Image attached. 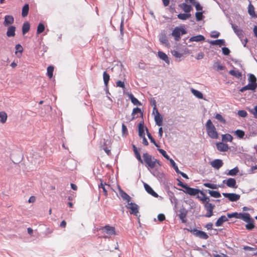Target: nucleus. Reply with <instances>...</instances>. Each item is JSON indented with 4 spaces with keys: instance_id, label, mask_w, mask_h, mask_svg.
<instances>
[{
    "instance_id": "1",
    "label": "nucleus",
    "mask_w": 257,
    "mask_h": 257,
    "mask_svg": "<svg viewBox=\"0 0 257 257\" xmlns=\"http://www.w3.org/2000/svg\"><path fill=\"white\" fill-rule=\"evenodd\" d=\"M178 186L182 187L183 189L182 190L185 193L187 194L190 196H195L200 193L202 197L197 196V198L201 200L204 203V207L207 210V212L204 215L206 217H210L213 215V210L214 205L209 203L210 199L208 197L206 196L205 194L201 190L191 188L189 187L187 184L183 183L179 179H178Z\"/></svg>"
},
{
    "instance_id": "2",
    "label": "nucleus",
    "mask_w": 257,
    "mask_h": 257,
    "mask_svg": "<svg viewBox=\"0 0 257 257\" xmlns=\"http://www.w3.org/2000/svg\"><path fill=\"white\" fill-rule=\"evenodd\" d=\"M96 230L100 232V234H101V237L104 238H109L112 235H116L115 227L109 225L97 228Z\"/></svg>"
},
{
    "instance_id": "3",
    "label": "nucleus",
    "mask_w": 257,
    "mask_h": 257,
    "mask_svg": "<svg viewBox=\"0 0 257 257\" xmlns=\"http://www.w3.org/2000/svg\"><path fill=\"white\" fill-rule=\"evenodd\" d=\"M143 157L144 161L148 167L153 169L156 166L157 164L159 166L161 165L159 161L153 158L151 155H149L147 153H144Z\"/></svg>"
},
{
    "instance_id": "4",
    "label": "nucleus",
    "mask_w": 257,
    "mask_h": 257,
    "mask_svg": "<svg viewBox=\"0 0 257 257\" xmlns=\"http://www.w3.org/2000/svg\"><path fill=\"white\" fill-rule=\"evenodd\" d=\"M206 129L208 136L211 139H216L218 138V133L214 125L210 119H208L206 123Z\"/></svg>"
},
{
    "instance_id": "5",
    "label": "nucleus",
    "mask_w": 257,
    "mask_h": 257,
    "mask_svg": "<svg viewBox=\"0 0 257 257\" xmlns=\"http://www.w3.org/2000/svg\"><path fill=\"white\" fill-rule=\"evenodd\" d=\"M187 230L192 233L194 236L201 239H207L209 237L208 235L206 232L203 231L199 230L196 228L192 229L190 228H187Z\"/></svg>"
},
{
    "instance_id": "6",
    "label": "nucleus",
    "mask_w": 257,
    "mask_h": 257,
    "mask_svg": "<svg viewBox=\"0 0 257 257\" xmlns=\"http://www.w3.org/2000/svg\"><path fill=\"white\" fill-rule=\"evenodd\" d=\"M155 106L153 108V113L155 114V120L156 123L159 125L161 126L163 124V118L159 112L155 105V102H154Z\"/></svg>"
},
{
    "instance_id": "7",
    "label": "nucleus",
    "mask_w": 257,
    "mask_h": 257,
    "mask_svg": "<svg viewBox=\"0 0 257 257\" xmlns=\"http://www.w3.org/2000/svg\"><path fill=\"white\" fill-rule=\"evenodd\" d=\"M231 27L233 30L234 32L238 36L241 41H242L243 38L244 36V34L242 30L238 28V27L233 24H231Z\"/></svg>"
},
{
    "instance_id": "8",
    "label": "nucleus",
    "mask_w": 257,
    "mask_h": 257,
    "mask_svg": "<svg viewBox=\"0 0 257 257\" xmlns=\"http://www.w3.org/2000/svg\"><path fill=\"white\" fill-rule=\"evenodd\" d=\"M222 195L224 197L228 198L229 201L232 202L236 201L240 198V195L235 193H223Z\"/></svg>"
},
{
    "instance_id": "9",
    "label": "nucleus",
    "mask_w": 257,
    "mask_h": 257,
    "mask_svg": "<svg viewBox=\"0 0 257 257\" xmlns=\"http://www.w3.org/2000/svg\"><path fill=\"white\" fill-rule=\"evenodd\" d=\"M127 208L130 209L131 210V214H133L136 216H137L138 213H139L138 210V206L136 203H128L127 205L126 206Z\"/></svg>"
},
{
    "instance_id": "10",
    "label": "nucleus",
    "mask_w": 257,
    "mask_h": 257,
    "mask_svg": "<svg viewBox=\"0 0 257 257\" xmlns=\"http://www.w3.org/2000/svg\"><path fill=\"white\" fill-rule=\"evenodd\" d=\"M210 165L215 169L218 170L223 166V162L220 159H215L210 162Z\"/></svg>"
},
{
    "instance_id": "11",
    "label": "nucleus",
    "mask_w": 257,
    "mask_h": 257,
    "mask_svg": "<svg viewBox=\"0 0 257 257\" xmlns=\"http://www.w3.org/2000/svg\"><path fill=\"white\" fill-rule=\"evenodd\" d=\"M223 183H225L226 185L230 188H237V186H236V181L234 178H230L228 179L227 180H224L223 181Z\"/></svg>"
},
{
    "instance_id": "12",
    "label": "nucleus",
    "mask_w": 257,
    "mask_h": 257,
    "mask_svg": "<svg viewBox=\"0 0 257 257\" xmlns=\"http://www.w3.org/2000/svg\"><path fill=\"white\" fill-rule=\"evenodd\" d=\"M216 146L217 150L220 152H226L229 149L227 144L221 142L217 143Z\"/></svg>"
},
{
    "instance_id": "13",
    "label": "nucleus",
    "mask_w": 257,
    "mask_h": 257,
    "mask_svg": "<svg viewBox=\"0 0 257 257\" xmlns=\"http://www.w3.org/2000/svg\"><path fill=\"white\" fill-rule=\"evenodd\" d=\"M14 23V18L12 15H6L5 17V20L4 22V25L5 26H8L10 25H12Z\"/></svg>"
},
{
    "instance_id": "14",
    "label": "nucleus",
    "mask_w": 257,
    "mask_h": 257,
    "mask_svg": "<svg viewBox=\"0 0 257 257\" xmlns=\"http://www.w3.org/2000/svg\"><path fill=\"white\" fill-rule=\"evenodd\" d=\"M257 87V85L254 84L253 83H248V84L245 86L242 87L239 91L242 92L247 90H254Z\"/></svg>"
},
{
    "instance_id": "15",
    "label": "nucleus",
    "mask_w": 257,
    "mask_h": 257,
    "mask_svg": "<svg viewBox=\"0 0 257 257\" xmlns=\"http://www.w3.org/2000/svg\"><path fill=\"white\" fill-rule=\"evenodd\" d=\"M187 3H190L195 7V9L197 11H202L203 8L200 4L195 0H185Z\"/></svg>"
},
{
    "instance_id": "16",
    "label": "nucleus",
    "mask_w": 257,
    "mask_h": 257,
    "mask_svg": "<svg viewBox=\"0 0 257 257\" xmlns=\"http://www.w3.org/2000/svg\"><path fill=\"white\" fill-rule=\"evenodd\" d=\"M16 27L14 26H11L8 27V30L7 32V36L8 37H14L16 35L15 31H16Z\"/></svg>"
},
{
    "instance_id": "17",
    "label": "nucleus",
    "mask_w": 257,
    "mask_h": 257,
    "mask_svg": "<svg viewBox=\"0 0 257 257\" xmlns=\"http://www.w3.org/2000/svg\"><path fill=\"white\" fill-rule=\"evenodd\" d=\"M204 40H205V37L203 35H197L195 36H193V37H191L189 40V42H200V41H204Z\"/></svg>"
},
{
    "instance_id": "18",
    "label": "nucleus",
    "mask_w": 257,
    "mask_h": 257,
    "mask_svg": "<svg viewBox=\"0 0 257 257\" xmlns=\"http://www.w3.org/2000/svg\"><path fill=\"white\" fill-rule=\"evenodd\" d=\"M144 187H145V188L146 191L148 193L150 194L153 196L155 197H157L158 196V195L157 194V193H156L153 190V189L151 188V187L150 186H149L148 184H145Z\"/></svg>"
},
{
    "instance_id": "19",
    "label": "nucleus",
    "mask_w": 257,
    "mask_h": 257,
    "mask_svg": "<svg viewBox=\"0 0 257 257\" xmlns=\"http://www.w3.org/2000/svg\"><path fill=\"white\" fill-rule=\"evenodd\" d=\"M227 221V218L225 215H222L217 219L215 222V225L216 226H220L222 225L223 222Z\"/></svg>"
},
{
    "instance_id": "20",
    "label": "nucleus",
    "mask_w": 257,
    "mask_h": 257,
    "mask_svg": "<svg viewBox=\"0 0 257 257\" xmlns=\"http://www.w3.org/2000/svg\"><path fill=\"white\" fill-rule=\"evenodd\" d=\"M209 43L212 45H218L221 46L225 45V41L223 39H217L216 40H211L209 42Z\"/></svg>"
},
{
    "instance_id": "21",
    "label": "nucleus",
    "mask_w": 257,
    "mask_h": 257,
    "mask_svg": "<svg viewBox=\"0 0 257 257\" xmlns=\"http://www.w3.org/2000/svg\"><path fill=\"white\" fill-rule=\"evenodd\" d=\"M179 6L187 13H189L192 9V7L190 5H187L186 3H183L179 5Z\"/></svg>"
},
{
    "instance_id": "22",
    "label": "nucleus",
    "mask_w": 257,
    "mask_h": 257,
    "mask_svg": "<svg viewBox=\"0 0 257 257\" xmlns=\"http://www.w3.org/2000/svg\"><path fill=\"white\" fill-rule=\"evenodd\" d=\"M252 218L248 213H241L240 219L242 220L245 222H248Z\"/></svg>"
},
{
    "instance_id": "23",
    "label": "nucleus",
    "mask_w": 257,
    "mask_h": 257,
    "mask_svg": "<svg viewBox=\"0 0 257 257\" xmlns=\"http://www.w3.org/2000/svg\"><path fill=\"white\" fill-rule=\"evenodd\" d=\"M248 13L249 15L252 18H257V15L254 12V8L252 5L249 4L248 6Z\"/></svg>"
},
{
    "instance_id": "24",
    "label": "nucleus",
    "mask_w": 257,
    "mask_h": 257,
    "mask_svg": "<svg viewBox=\"0 0 257 257\" xmlns=\"http://www.w3.org/2000/svg\"><path fill=\"white\" fill-rule=\"evenodd\" d=\"M158 56L159 57L163 60V61H164L165 62H166L167 63L169 64V58L167 56V55L165 53H164L163 52H162V51H159L158 52Z\"/></svg>"
},
{
    "instance_id": "25",
    "label": "nucleus",
    "mask_w": 257,
    "mask_h": 257,
    "mask_svg": "<svg viewBox=\"0 0 257 257\" xmlns=\"http://www.w3.org/2000/svg\"><path fill=\"white\" fill-rule=\"evenodd\" d=\"M159 40L162 44L165 45L167 47H170L169 43L165 35H161L160 36Z\"/></svg>"
},
{
    "instance_id": "26",
    "label": "nucleus",
    "mask_w": 257,
    "mask_h": 257,
    "mask_svg": "<svg viewBox=\"0 0 257 257\" xmlns=\"http://www.w3.org/2000/svg\"><path fill=\"white\" fill-rule=\"evenodd\" d=\"M191 92L192 93V94L195 96L197 98H199V99H205L204 98H203V94L199 90H196L195 89H193V88H192L191 90Z\"/></svg>"
},
{
    "instance_id": "27",
    "label": "nucleus",
    "mask_w": 257,
    "mask_h": 257,
    "mask_svg": "<svg viewBox=\"0 0 257 257\" xmlns=\"http://www.w3.org/2000/svg\"><path fill=\"white\" fill-rule=\"evenodd\" d=\"M119 194L122 199L125 200L128 203L130 202L131 198L126 193H125L122 190L120 189Z\"/></svg>"
},
{
    "instance_id": "28",
    "label": "nucleus",
    "mask_w": 257,
    "mask_h": 257,
    "mask_svg": "<svg viewBox=\"0 0 257 257\" xmlns=\"http://www.w3.org/2000/svg\"><path fill=\"white\" fill-rule=\"evenodd\" d=\"M139 135L140 137H144L145 136L143 122H141L139 124Z\"/></svg>"
},
{
    "instance_id": "29",
    "label": "nucleus",
    "mask_w": 257,
    "mask_h": 257,
    "mask_svg": "<svg viewBox=\"0 0 257 257\" xmlns=\"http://www.w3.org/2000/svg\"><path fill=\"white\" fill-rule=\"evenodd\" d=\"M138 113H140L141 115H143V113L140 108H134L132 113L133 116L132 119H134L135 118L139 117V116L137 115Z\"/></svg>"
},
{
    "instance_id": "30",
    "label": "nucleus",
    "mask_w": 257,
    "mask_h": 257,
    "mask_svg": "<svg viewBox=\"0 0 257 257\" xmlns=\"http://www.w3.org/2000/svg\"><path fill=\"white\" fill-rule=\"evenodd\" d=\"M29 11V6L28 4H25L22 9V16L23 17H26L28 16Z\"/></svg>"
},
{
    "instance_id": "31",
    "label": "nucleus",
    "mask_w": 257,
    "mask_h": 257,
    "mask_svg": "<svg viewBox=\"0 0 257 257\" xmlns=\"http://www.w3.org/2000/svg\"><path fill=\"white\" fill-rule=\"evenodd\" d=\"M234 135L239 139H244V136L245 137L244 131L241 130H237L234 132Z\"/></svg>"
},
{
    "instance_id": "32",
    "label": "nucleus",
    "mask_w": 257,
    "mask_h": 257,
    "mask_svg": "<svg viewBox=\"0 0 257 257\" xmlns=\"http://www.w3.org/2000/svg\"><path fill=\"white\" fill-rule=\"evenodd\" d=\"M229 73L237 78H239L242 76L241 73L238 70H231L229 71Z\"/></svg>"
},
{
    "instance_id": "33",
    "label": "nucleus",
    "mask_w": 257,
    "mask_h": 257,
    "mask_svg": "<svg viewBox=\"0 0 257 257\" xmlns=\"http://www.w3.org/2000/svg\"><path fill=\"white\" fill-rule=\"evenodd\" d=\"M233 137L231 135L228 134H224L222 135V140L223 142H232Z\"/></svg>"
},
{
    "instance_id": "34",
    "label": "nucleus",
    "mask_w": 257,
    "mask_h": 257,
    "mask_svg": "<svg viewBox=\"0 0 257 257\" xmlns=\"http://www.w3.org/2000/svg\"><path fill=\"white\" fill-rule=\"evenodd\" d=\"M8 115L6 112L1 111L0 112V122L2 123H4L7 120Z\"/></svg>"
},
{
    "instance_id": "35",
    "label": "nucleus",
    "mask_w": 257,
    "mask_h": 257,
    "mask_svg": "<svg viewBox=\"0 0 257 257\" xmlns=\"http://www.w3.org/2000/svg\"><path fill=\"white\" fill-rule=\"evenodd\" d=\"M247 224L245 225V228L247 230H251L254 228V220L253 218L251 219L250 220L246 222Z\"/></svg>"
},
{
    "instance_id": "36",
    "label": "nucleus",
    "mask_w": 257,
    "mask_h": 257,
    "mask_svg": "<svg viewBox=\"0 0 257 257\" xmlns=\"http://www.w3.org/2000/svg\"><path fill=\"white\" fill-rule=\"evenodd\" d=\"M30 25L28 22H25L23 25L22 27V32L23 35H25L26 33L28 32L30 30Z\"/></svg>"
},
{
    "instance_id": "37",
    "label": "nucleus",
    "mask_w": 257,
    "mask_h": 257,
    "mask_svg": "<svg viewBox=\"0 0 257 257\" xmlns=\"http://www.w3.org/2000/svg\"><path fill=\"white\" fill-rule=\"evenodd\" d=\"M239 172V169L237 167H235L232 169L229 170L228 173H226V174L229 176H235Z\"/></svg>"
},
{
    "instance_id": "38",
    "label": "nucleus",
    "mask_w": 257,
    "mask_h": 257,
    "mask_svg": "<svg viewBox=\"0 0 257 257\" xmlns=\"http://www.w3.org/2000/svg\"><path fill=\"white\" fill-rule=\"evenodd\" d=\"M207 192L213 197L219 198L221 197L220 193L218 191L208 190Z\"/></svg>"
},
{
    "instance_id": "39",
    "label": "nucleus",
    "mask_w": 257,
    "mask_h": 257,
    "mask_svg": "<svg viewBox=\"0 0 257 257\" xmlns=\"http://www.w3.org/2000/svg\"><path fill=\"white\" fill-rule=\"evenodd\" d=\"M241 213V212L238 213V212H233L232 213H227V216L228 218H229L234 217L236 219H240Z\"/></svg>"
},
{
    "instance_id": "40",
    "label": "nucleus",
    "mask_w": 257,
    "mask_h": 257,
    "mask_svg": "<svg viewBox=\"0 0 257 257\" xmlns=\"http://www.w3.org/2000/svg\"><path fill=\"white\" fill-rule=\"evenodd\" d=\"M191 17V14L189 13L186 14H179L178 15V18L182 20L188 19Z\"/></svg>"
},
{
    "instance_id": "41",
    "label": "nucleus",
    "mask_w": 257,
    "mask_h": 257,
    "mask_svg": "<svg viewBox=\"0 0 257 257\" xmlns=\"http://www.w3.org/2000/svg\"><path fill=\"white\" fill-rule=\"evenodd\" d=\"M110 76L107 73L106 71H104L103 74V79L104 83L105 86H107L109 80Z\"/></svg>"
},
{
    "instance_id": "42",
    "label": "nucleus",
    "mask_w": 257,
    "mask_h": 257,
    "mask_svg": "<svg viewBox=\"0 0 257 257\" xmlns=\"http://www.w3.org/2000/svg\"><path fill=\"white\" fill-rule=\"evenodd\" d=\"M54 69V68L53 66H49L47 68V74L50 79L53 77Z\"/></svg>"
},
{
    "instance_id": "43",
    "label": "nucleus",
    "mask_w": 257,
    "mask_h": 257,
    "mask_svg": "<svg viewBox=\"0 0 257 257\" xmlns=\"http://www.w3.org/2000/svg\"><path fill=\"white\" fill-rule=\"evenodd\" d=\"M130 98L132 102L136 105H141V103L137 99L133 94L130 95Z\"/></svg>"
},
{
    "instance_id": "44",
    "label": "nucleus",
    "mask_w": 257,
    "mask_h": 257,
    "mask_svg": "<svg viewBox=\"0 0 257 257\" xmlns=\"http://www.w3.org/2000/svg\"><path fill=\"white\" fill-rule=\"evenodd\" d=\"M257 135V130L255 131H249V132L245 135L244 139H249L251 137H255Z\"/></svg>"
},
{
    "instance_id": "45",
    "label": "nucleus",
    "mask_w": 257,
    "mask_h": 257,
    "mask_svg": "<svg viewBox=\"0 0 257 257\" xmlns=\"http://www.w3.org/2000/svg\"><path fill=\"white\" fill-rule=\"evenodd\" d=\"M249 83H253L254 84L257 85L256 79L253 74H249L248 77Z\"/></svg>"
},
{
    "instance_id": "46",
    "label": "nucleus",
    "mask_w": 257,
    "mask_h": 257,
    "mask_svg": "<svg viewBox=\"0 0 257 257\" xmlns=\"http://www.w3.org/2000/svg\"><path fill=\"white\" fill-rule=\"evenodd\" d=\"M195 17L197 21H200L203 19L204 16L202 12H197L195 13Z\"/></svg>"
},
{
    "instance_id": "47",
    "label": "nucleus",
    "mask_w": 257,
    "mask_h": 257,
    "mask_svg": "<svg viewBox=\"0 0 257 257\" xmlns=\"http://www.w3.org/2000/svg\"><path fill=\"white\" fill-rule=\"evenodd\" d=\"M204 186L206 187H208L213 189H216L218 188V186L215 184L206 183L204 184Z\"/></svg>"
},
{
    "instance_id": "48",
    "label": "nucleus",
    "mask_w": 257,
    "mask_h": 257,
    "mask_svg": "<svg viewBox=\"0 0 257 257\" xmlns=\"http://www.w3.org/2000/svg\"><path fill=\"white\" fill-rule=\"evenodd\" d=\"M44 30H45L44 25L42 23H40L38 25V26L37 28V34H41L44 31Z\"/></svg>"
},
{
    "instance_id": "49",
    "label": "nucleus",
    "mask_w": 257,
    "mask_h": 257,
    "mask_svg": "<svg viewBox=\"0 0 257 257\" xmlns=\"http://www.w3.org/2000/svg\"><path fill=\"white\" fill-rule=\"evenodd\" d=\"M215 117L216 119L218 120L221 122H222L223 123H225L226 122L225 119L223 117V116L220 114L217 113L215 115Z\"/></svg>"
},
{
    "instance_id": "50",
    "label": "nucleus",
    "mask_w": 257,
    "mask_h": 257,
    "mask_svg": "<svg viewBox=\"0 0 257 257\" xmlns=\"http://www.w3.org/2000/svg\"><path fill=\"white\" fill-rule=\"evenodd\" d=\"M214 67H216L217 70H223L224 69V67L221 65L219 61L215 63Z\"/></svg>"
},
{
    "instance_id": "51",
    "label": "nucleus",
    "mask_w": 257,
    "mask_h": 257,
    "mask_svg": "<svg viewBox=\"0 0 257 257\" xmlns=\"http://www.w3.org/2000/svg\"><path fill=\"white\" fill-rule=\"evenodd\" d=\"M181 33L182 35L186 34L187 32L185 28L180 27H178V39L180 38V33Z\"/></svg>"
},
{
    "instance_id": "52",
    "label": "nucleus",
    "mask_w": 257,
    "mask_h": 257,
    "mask_svg": "<svg viewBox=\"0 0 257 257\" xmlns=\"http://www.w3.org/2000/svg\"><path fill=\"white\" fill-rule=\"evenodd\" d=\"M237 114L240 117H244L246 116L247 113L245 110H239L237 112Z\"/></svg>"
},
{
    "instance_id": "53",
    "label": "nucleus",
    "mask_w": 257,
    "mask_h": 257,
    "mask_svg": "<svg viewBox=\"0 0 257 257\" xmlns=\"http://www.w3.org/2000/svg\"><path fill=\"white\" fill-rule=\"evenodd\" d=\"M159 152L164 157H165L166 159H169V156L167 155L166 153V152L162 149H158Z\"/></svg>"
},
{
    "instance_id": "54",
    "label": "nucleus",
    "mask_w": 257,
    "mask_h": 257,
    "mask_svg": "<svg viewBox=\"0 0 257 257\" xmlns=\"http://www.w3.org/2000/svg\"><path fill=\"white\" fill-rule=\"evenodd\" d=\"M169 11L172 14L176 13V5L175 4H173L172 2L171 5L169 8Z\"/></svg>"
},
{
    "instance_id": "55",
    "label": "nucleus",
    "mask_w": 257,
    "mask_h": 257,
    "mask_svg": "<svg viewBox=\"0 0 257 257\" xmlns=\"http://www.w3.org/2000/svg\"><path fill=\"white\" fill-rule=\"evenodd\" d=\"M16 51L15 52V54H17L18 52H19L20 53H22L23 51V48L22 46L20 44H17L16 45L15 47Z\"/></svg>"
},
{
    "instance_id": "56",
    "label": "nucleus",
    "mask_w": 257,
    "mask_h": 257,
    "mask_svg": "<svg viewBox=\"0 0 257 257\" xmlns=\"http://www.w3.org/2000/svg\"><path fill=\"white\" fill-rule=\"evenodd\" d=\"M147 135H148V137L149 139L150 140L151 142L152 143H153L157 147L159 148V146L156 143L155 139L152 137L151 135L149 132H148Z\"/></svg>"
},
{
    "instance_id": "57",
    "label": "nucleus",
    "mask_w": 257,
    "mask_h": 257,
    "mask_svg": "<svg viewBox=\"0 0 257 257\" xmlns=\"http://www.w3.org/2000/svg\"><path fill=\"white\" fill-rule=\"evenodd\" d=\"M243 249L244 250L250 251H255L256 250V248L252 247L249 246H244L243 247Z\"/></svg>"
},
{
    "instance_id": "58",
    "label": "nucleus",
    "mask_w": 257,
    "mask_h": 257,
    "mask_svg": "<svg viewBox=\"0 0 257 257\" xmlns=\"http://www.w3.org/2000/svg\"><path fill=\"white\" fill-rule=\"evenodd\" d=\"M219 35H220V33L218 32L214 31L211 32L210 36L212 38H216L219 37Z\"/></svg>"
},
{
    "instance_id": "59",
    "label": "nucleus",
    "mask_w": 257,
    "mask_h": 257,
    "mask_svg": "<svg viewBox=\"0 0 257 257\" xmlns=\"http://www.w3.org/2000/svg\"><path fill=\"white\" fill-rule=\"evenodd\" d=\"M222 53L224 55H228L230 53V51L229 49L227 47H223L222 48Z\"/></svg>"
},
{
    "instance_id": "60",
    "label": "nucleus",
    "mask_w": 257,
    "mask_h": 257,
    "mask_svg": "<svg viewBox=\"0 0 257 257\" xmlns=\"http://www.w3.org/2000/svg\"><path fill=\"white\" fill-rule=\"evenodd\" d=\"M186 215V213H184V212H181L180 214L179 215V218L182 220V222H186V220H185Z\"/></svg>"
},
{
    "instance_id": "61",
    "label": "nucleus",
    "mask_w": 257,
    "mask_h": 257,
    "mask_svg": "<svg viewBox=\"0 0 257 257\" xmlns=\"http://www.w3.org/2000/svg\"><path fill=\"white\" fill-rule=\"evenodd\" d=\"M116 85L117 87H121L124 88L125 87V85L123 82H122L120 80H118L116 82Z\"/></svg>"
},
{
    "instance_id": "62",
    "label": "nucleus",
    "mask_w": 257,
    "mask_h": 257,
    "mask_svg": "<svg viewBox=\"0 0 257 257\" xmlns=\"http://www.w3.org/2000/svg\"><path fill=\"white\" fill-rule=\"evenodd\" d=\"M168 160H169L170 161V164H171L172 167L174 168V169H175L176 172H177V166H176V163L174 162V161L170 158H169V159H168Z\"/></svg>"
},
{
    "instance_id": "63",
    "label": "nucleus",
    "mask_w": 257,
    "mask_h": 257,
    "mask_svg": "<svg viewBox=\"0 0 257 257\" xmlns=\"http://www.w3.org/2000/svg\"><path fill=\"white\" fill-rule=\"evenodd\" d=\"M158 219L160 221H163L165 220V216L164 214H159L158 215Z\"/></svg>"
},
{
    "instance_id": "64",
    "label": "nucleus",
    "mask_w": 257,
    "mask_h": 257,
    "mask_svg": "<svg viewBox=\"0 0 257 257\" xmlns=\"http://www.w3.org/2000/svg\"><path fill=\"white\" fill-rule=\"evenodd\" d=\"M251 112L254 115V117L255 118H257V106H255L254 107L253 110H252Z\"/></svg>"
}]
</instances>
